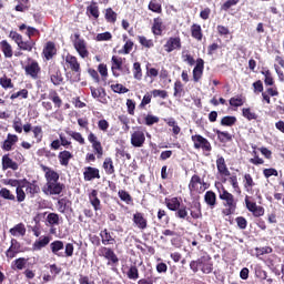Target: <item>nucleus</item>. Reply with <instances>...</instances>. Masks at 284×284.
Here are the masks:
<instances>
[{
	"label": "nucleus",
	"mask_w": 284,
	"mask_h": 284,
	"mask_svg": "<svg viewBox=\"0 0 284 284\" xmlns=\"http://www.w3.org/2000/svg\"><path fill=\"white\" fill-rule=\"evenodd\" d=\"M100 255L103 256V258H106L108 265H116L119 263V256H116V253H114V250L111 247L102 246L100 250Z\"/></svg>",
	"instance_id": "4"
},
{
	"label": "nucleus",
	"mask_w": 284,
	"mask_h": 284,
	"mask_svg": "<svg viewBox=\"0 0 284 284\" xmlns=\"http://www.w3.org/2000/svg\"><path fill=\"white\" fill-rule=\"evenodd\" d=\"M89 201L95 212L101 210V200H99V191L92 190L89 194Z\"/></svg>",
	"instance_id": "20"
},
{
	"label": "nucleus",
	"mask_w": 284,
	"mask_h": 284,
	"mask_svg": "<svg viewBox=\"0 0 284 284\" xmlns=\"http://www.w3.org/2000/svg\"><path fill=\"white\" fill-rule=\"evenodd\" d=\"M244 187H246L247 192L254 187V180L252 179V175L245 174L244 175Z\"/></svg>",
	"instance_id": "56"
},
{
	"label": "nucleus",
	"mask_w": 284,
	"mask_h": 284,
	"mask_svg": "<svg viewBox=\"0 0 284 284\" xmlns=\"http://www.w3.org/2000/svg\"><path fill=\"white\" fill-rule=\"evenodd\" d=\"M45 59H52L54 54H57V49L54 48V43L48 42L43 50Z\"/></svg>",
	"instance_id": "33"
},
{
	"label": "nucleus",
	"mask_w": 284,
	"mask_h": 284,
	"mask_svg": "<svg viewBox=\"0 0 284 284\" xmlns=\"http://www.w3.org/2000/svg\"><path fill=\"white\" fill-rule=\"evenodd\" d=\"M2 170H19V163L14 162L9 154L2 156Z\"/></svg>",
	"instance_id": "16"
},
{
	"label": "nucleus",
	"mask_w": 284,
	"mask_h": 284,
	"mask_svg": "<svg viewBox=\"0 0 284 284\" xmlns=\"http://www.w3.org/2000/svg\"><path fill=\"white\" fill-rule=\"evenodd\" d=\"M145 121V125H154V123H159V116L156 115H152V114H148L144 119Z\"/></svg>",
	"instance_id": "62"
},
{
	"label": "nucleus",
	"mask_w": 284,
	"mask_h": 284,
	"mask_svg": "<svg viewBox=\"0 0 284 284\" xmlns=\"http://www.w3.org/2000/svg\"><path fill=\"white\" fill-rule=\"evenodd\" d=\"M26 192L27 194H30L31 197H34V194H39V192H41V189L39 187V184H37V182L33 181L29 182Z\"/></svg>",
	"instance_id": "34"
},
{
	"label": "nucleus",
	"mask_w": 284,
	"mask_h": 284,
	"mask_svg": "<svg viewBox=\"0 0 284 284\" xmlns=\"http://www.w3.org/2000/svg\"><path fill=\"white\" fill-rule=\"evenodd\" d=\"M216 168L221 176H230L231 173L227 169V164H225V158H223L222 155H217Z\"/></svg>",
	"instance_id": "15"
},
{
	"label": "nucleus",
	"mask_w": 284,
	"mask_h": 284,
	"mask_svg": "<svg viewBox=\"0 0 284 284\" xmlns=\"http://www.w3.org/2000/svg\"><path fill=\"white\" fill-rule=\"evenodd\" d=\"M112 39V33L110 32H103V33H98L95 41H110Z\"/></svg>",
	"instance_id": "63"
},
{
	"label": "nucleus",
	"mask_w": 284,
	"mask_h": 284,
	"mask_svg": "<svg viewBox=\"0 0 284 284\" xmlns=\"http://www.w3.org/2000/svg\"><path fill=\"white\" fill-rule=\"evenodd\" d=\"M191 34H192L193 39L201 41L203 39V32L201 31V26L193 24L191 28Z\"/></svg>",
	"instance_id": "39"
},
{
	"label": "nucleus",
	"mask_w": 284,
	"mask_h": 284,
	"mask_svg": "<svg viewBox=\"0 0 284 284\" xmlns=\"http://www.w3.org/2000/svg\"><path fill=\"white\" fill-rule=\"evenodd\" d=\"M184 94L185 90L183 89V83L181 81H175L173 97L181 99Z\"/></svg>",
	"instance_id": "36"
},
{
	"label": "nucleus",
	"mask_w": 284,
	"mask_h": 284,
	"mask_svg": "<svg viewBox=\"0 0 284 284\" xmlns=\"http://www.w3.org/2000/svg\"><path fill=\"white\" fill-rule=\"evenodd\" d=\"M204 201L211 210H214V207H216V193H214V191H207L204 194Z\"/></svg>",
	"instance_id": "27"
},
{
	"label": "nucleus",
	"mask_w": 284,
	"mask_h": 284,
	"mask_svg": "<svg viewBox=\"0 0 284 284\" xmlns=\"http://www.w3.org/2000/svg\"><path fill=\"white\" fill-rule=\"evenodd\" d=\"M42 170L44 172L47 183H57V181H59V173H57L54 170L48 166H42Z\"/></svg>",
	"instance_id": "18"
},
{
	"label": "nucleus",
	"mask_w": 284,
	"mask_h": 284,
	"mask_svg": "<svg viewBox=\"0 0 284 284\" xmlns=\"http://www.w3.org/2000/svg\"><path fill=\"white\" fill-rule=\"evenodd\" d=\"M200 270L203 274H212L214 270V264L212 263V257L210 255H203L199 258Z\"/></svg>",
	"instance_id": "7"
},
{
	"label": "nucleus",
	"mask_w": 284,
	"mask_h": 284,
	"mask_svg": "<svg viewBox=\"0 0 284 284\" xmlns=\"http://www.w3.org/2000/svg\"><path fill=\"white\" fill-rule=\"evenodd\" d=\"M199 185H205V182L201 180V176L194 174L189 183L190 192H199Z\"/></svg>",
	"instance_id": "24"
},
{
	"label": "nucleus",
	"mask_w": 284,
	"mask_h": 284,
	"mask_svg": "<svg viewBox=\"0 0 284 284\" xmlns=\"http://www.w3.org/2000/svg\"><path fill=\"white\" fill-rule=\"evenodd\" d=\"M65 247V244H63V241L57 240L53 241L50 244V250L54 256H58L59 258H65V253L61 252Z\"/></svg>",
	"instance_id": "8"
},
{
	"label": "nucleus",
	"mask_w": 284,
	"mask_h": 284,
	"mask_svg": "<svg viewBox=\"0 0 284 284\" xmlns=\"http://www.w3.org/2000/svg\"><path fill=\"white\" fill-rule=\"evenodd\" d=\"M0 196L1 199H4L6 201H17V196L10 192L7 187H2L0 190Z\"/></svg>",
	"instance_id": "43"
},
{
	"label": "nucleus",
	"mask_w": 284,
	"mask_h": 284,
	"mask_svg": "<svg viewBox=\"0 0 284 284\" xmlns=\"http://www.w3.org/2000/svg\"><path fill=\"white\" fill-rule=\"evenodd\" d=\"M50 77H51V83L53 85H61L63 83V75L61 74V71L57 68L50 71Z\"/></svg>",
	"instance_id": "26"
},
{
	"label": "nucleus",
	"mask_w": 284,
	"mask_h": 284,
	"mask_svg": "<svg viewBox=\"0 0 284 284\" xmlns=\"http://www.w3.org/2000/svg\"><path fill=\"white\" fill-rule=\"evenodd\" d=\"M169 128H172L173 134H181V126L176 123V120L174 118H170L165 120Z\"/></svg>",
	"instance_id": "37"
},
{
	"label": "nucleus",
	"mask_w": 284,
	"mask_h": 284,
	"mask_svg": "<svg viewBox=\"0 0 284 284\" xmlns=\"http://www.w3.org/2000/svg\"><path fill=\"white\" fill-rule=\"evenodd\" d=\"M21 252V244L16 239L11 240V245L6 252L7 258H14Z\"/></svg>",
	"instance_id": "14"
},
{
	"label": "nucleus",
	"mask_w": 284,
	"mask_h": 284,
	"mask_svg": "<svg viewBox=\"0 0 284 284\" xmlns=\"http://www.w3.org/2000/svg\"><path fill=\"white\" fill-rule=\"evenodd\" d=\"M182 60L184 61V63H187L189 65H194V63H196L192 54H190L189 50L182 51Z\"/></svg>",
	"instance_id": "48"
},
{
	"label": "nucleus",
	"mask_w": 284,
	"mask_h": 284,
	"mask_svg": "<svg viewBox=\"0 0 284 284\" xmlns=\"http://www.w3.org/2000/svg\"><path fill=\"white\" fill-rule=\"evenodd\" d=\"M48 98L54 103L57 108H61V105H63V101L61 100L57 91H51Z\"/></svg>",
	"instance_id": "41"
},
{
	"label": "nucleus",
	"mask_w": 284,
	"mask_h": 284,
	"mask_svg": "<svg viewBox=\"0 0 284 284\" xmlns=\"http://www.w3.org/2000/svg\"><path fill=\"white\" fill-rule=\"evenodd\" d=\"M67 134L74 139V141H78L80 145H85V139H83V135H81V133L69 130L67 131Z\"/></svg>",
	"instance_id": "46"
},
{
	"label": "nucleus",
	"mask_w": 284,
	"mask_h": 284,
	"mask_svg": "<svg viewBox=\"0 0 284 284\" xmlns=\"http://www.w3.org/2000/svg\"><path fill=\"white\" fill-rule=\"evenodd\" d=\"M79 33H74L73 47L75 48L78 54L81 59H88L90 57V51H88V43L85 40L80 38Z\"/></svg>",
	"instance_id": "2"
},
{
	"label": "nucleus",
	"mask_w": 284,
	"mask_h": 284,
	"mask_svg": "<svg viewBox=\"0 0 284 284\" xmlns=\"http://www.w3.org/2000/svg\"><path fill=\"white\" fill-rule=\"evenodd\" d=\"M245 203L248 212H252L253 216H263L265 214L263 206L256 205L255 202L247 200V197L245 199Z\"/></svg>",
	"instance_id": "13"
},
{
	"label": "nucleus",
	"mask_w": 284,
	"mask_h": 284,
	"mask_svg": "<svg viewBox=\"0 0 284 284\" xmlns=\"http://www.w3.org/2000/svg\"><path fill=\"white\" fill-rule=\"evenodd\" d=\"M139 42L141 43V45H143L144 48H154V41L152 40H148V38L140 36L139 37Z\"/></svg>",
	"instance_id": "60"
},
{
	"label": "nucleus",
	"mask_w": 284,
	"mask_h": 284,
	"mask_svg": "<svg viewBox=\"0 0 284 284\" xmlns=\"http://www.w3.org/2000/svg\"><path fill=\"white\" fill-rule=\"evenodd\" d=\"M192 141L194 143L195 150H205V152H212V144L207 139L203 138L202 135H192Z\"/></svg>",
	"instance_id": "5"
},
{
	"label": "nucleus",
	"mask_w": 284,
	"mask_h": 284,
	"mask_svg": "<svg viewBox=\"0 0 284 284\" xmlns=\"http://www.w3.org/2000/svg\"><path fill=\"white\" fill-rule=\"evenodd\" d=\"M111 63H112L111 70H112L113 77H119V73L116 72V70H120V71L123 70V58L113 55L111 59Z\"/></svg>",
	"instance_id": "21"
},
{
	"label": "nucleus",
	"mask_w": 284,
	"mask_h": 284,
	"mask_svg": "<svg viewBox=\"0 0 284 284\" xmlns=\"http://www.w3.org/2000/svg\"><path fill=\"white\" fill-rule=\"evenodd\" d=\"M0 85H2L4 90H8V88H14V84H12V79H9L8 77L0 78Z\"/></svg>",
	"instance_id": "57"
},
{
	"label": "nucleus",
	"mask_w": 284,
	"mask_h": 284,
	"mask_svg": "<svg viewBox=\"0 0 284 284\" xmlns=\"http://www.w3.org/2000/svg\"><path fill=\"white\" fill-rule=\"evenodd\" d=\"M204 68H205V61H203V59L199 58L196 60V64L193 69V81L195 83H199V81H201V78L203 77Z\"/></svg>",
	"instance_id": "9"
},
{
	"label": "nucleus",
	"mask_w": 284,
	"mask_h": 284,
	"mask_svg": "<svg viewBox=\"0 0 284 284\" xmlns=\"http://www.w3.org/2000/svg\"><path fill=\"white\" fill-rule=\"evenodd\" d=\"M58 159L60 161V165L68 168L70 159H72V153L70 151H62L59 153Z\"/></svg>",
	"instance_id": "30"
},
{
	"label": "nucleus",
	"mask_w": 284,
	"mask_h": 284,
	"mask_svg": "<svg viewBox=\"0 0 284 284\" xmlns=\"http://www.w3.org/2000/svg\"><path fill=\"white\" fill-rule=\"evenodd\" d=\"M165 52H174V50H181V38H169L164 44Z\"/></svg>",
	"instance_id": "12"
},
{
	"label": "nucleus",
	"mask_w": 284,
	"mask_h": 284,
	"mask_svg": "<svg viewBox=\"0 0 284 284\" xmlns=\"http://www.w3.org/2000/svg\"><path fill=\"white\" fill-rule=\"evenodd\" d=\"M100 237L102 239V245H114L116 243L114 233H110L106 229L100 232Z\"/></svg>",
	"instance_id": "19"
},
{
	"label": "nucleus",
	"mask_w": 284,
	"mask_h": 284,
	"mask_svg": "<svg viewBox=\"0 0 284 284\" xmlns=\"http://www.w3.org/2000/svg\"><path fill=\"white\" fill-rule=\"evenodd\" d=\"M126 276L130 278V281L139 280V268L136 265L130 266L129 271L126 272Z\"/></svg>",
	"instance_id": "44"
},
{
	"label": "nucleus",
	"mask_w": 284,
	"mask_h": 284,
	"mask_svg": "<svg viewBox=\"0 0 284 284\" xmlns=\"http://www.w3.org/2000/svg\"><path fill=\"white\" fill-rule=\"evenodd\" d=\"M133 70H134L133 71L134 79H136L138 81H141V79L143 78V72L141 71V63L134 62Z\"/></svg>",
	"instance_id": "49"
},
{
	"label": "nucleus",
	"mask_w": 284,
	"mask_h": 284,
	"mask_svg": "<svg viewBox=\"0 0 284 284\" xmlns=\"http://www.w3.org/2000/svg\"><path fill=\"white\" fill-rule=\"evenodd\" d=\"M58 212L61 214H65V210H68V199L63 197L58 201Z\"/></svg>",
	"instance_id": "54"
},
{
	"label": "nucleus",
	"mask_w": 284,
	"mask_h": 284,
	"mask_svg": "<svg viewBox=\"0 0 284 284\" xmlns=\"http://www.w3.org/2000/svg\"><path fill=\"white\" fill-rule=\"evenodd\" d=\"M0 49L2 50L4 57H7L8 59H10L12 57V45H10V43H8V41L2 40L0 42Z\"/></svg>",
	"instance_id": "35"
},
{
	"label": "nucleus",
	"mask_w": 284,
	"mask_h": 284,
	"mask_svg": "<svg viewBox=\"0 0 284 284\" xmlns=\"http://www.w3.org/2000/svg\"><path fill=\"white\" fill-rule=\"evenodd\" d=\"M33 136L37 140V143H41L43 139V129L41 126H34L32 129Z\"/></svg>",
	"instance_id": "52"
},
{
	"label": "nucleus",
	"mask_w": 284,
	"mask_h": 284,
	"mask_svg": "<svg viewBox=\"0 0 284 284\" xmlns=\"http://www.w3.org/2000/svg\"><path fill=\"white\" fill-rule=\"evenodd\" d=\"M88 12H90V16L97 19L99 17V7L95 4H91L88 7Z\"/></svg>",
	"instance_id": "64"
},
{
	"label": "nucleus",
	"mask_w": 284,
	"mask_h": 284,
	"mask_svg": "<svg viewBox=\"0 0 284 284\" xmlns=\"http://www.w3.org/2000/svg\"><path fill=\"white\" fill-rule=\"evenodd\" d=\"M47 221L50 225H59V214L49 213L47 216Z\"/></svg>",
	"instance_id": "58"
},
{
	"label": "nucleus",
	"mask_w": 284,
	"mask_h": 284,
	"mask_svg": "<svg viewBox=\"0 0 284 284\" xmlns=\"http://www.w3.org/2000/svg\"><path fill=\"white\" fill-rule=\"evenodd\" d=\"M116 12L112 10V8H108L105 10L104 19L108 21V23H116Z\"/></svg>",
	"instance_id": "38"
},
{
	"label": "nucleus",
	"mask_w": 284,
	"mask_h": 284,
	"mask_svg": "<svg viewBox=\"0 0 284 284\" xmlns=\"http://www.w3.org/2000/svg\"><path fill=\"white\" fill-rule=\"evenodd\" d=\"M84 181H94V179H101L99 174V169L87 166L83 172Z\"/></svg>",
	"instance_id": "17"
},
{
	"label": "nucleus",
	"mask_w": 284,
	"mask_h": 284,
	"mask_svg": "<svg viewBox=\"0 0 284 284\" xmlns=\"http://www.w3.org/2000/svg\"><path fill=\"white\" fill-rule=\"evenodd\" d=\"M50 241H52L50 235L40 236L39 240L32 244V250L34 252H40V250H43V247H48V245H50Z\"/></svg>",
	"instance_id": "11"
},
{
	"label": "nucleus",
	"mask_w": 284,
	"mask_h": 284,
	"mask_svg": "<svg viewBox=\"0 0 284 284\" xmlns=\"http://www.w3.org/2000/svg\"><path fill=\"white\" fill-rule=\"evenodd\" d=\"M18 48L20 50H24L26 52H32V48H34V40L29 41H21V43L18 44Z\"/></svg>",
	"instance_id": "42"
},
{
	"label": "nucleus",
	"mask_w": 284,
	"mask_h": 284,
	"mask_svg": "<svg viewBox=\"0 0 284 284\" xmlns=\"http://www.w3.org/2000/svg\"><path fill=\"white\" fill-rule=\"evenodd\" d=\"M18 141L19 136L9 133L6 141L2 144V150H4V152H10V150H12V145L18 143Z\"/></svg>",
	"instance_id": "22"
},
{
	"label": "nucleus",
	"mask_w": 284,
	"mask_h": 284,
	"mask_svg": "<svg viewBox=\"0 0 284 284\" xmlns=\"http://www.w3.org/2000/svg\"><path fill=\"white\" fill-rule=\"evenodd\" d=\"M219 197L221 201H223L224 210L222 213L224 216H230L236 212V199L232 195V193H229L225 187L222 186V189H219Z\"/></svg>",
	"instance_id": "1"
},
{
	"label": "nucleus",
	"mask_w": 284,
	"mask_h": 284,
	"mask_svg": "<svg viewBox=\"0 0 284 284\" xmlns=\"http://www.w3.org/2000/svg\"><path fill=\"white\" fill-rule=\"evenodd\" d=\"M63 187H65V185L61 184L59 181L49 182L43 186L42 191L44 194L52 196L61 194L63 192Z\"/></svg>",
	"instance_id": "3"
},
{
	"label": "nucleus",
	"mask_w": 284,
	"mask_h": 284,
	"mask_svg": "<svg viewBox=\"0 0 284 284\" xmlns=\"http://www.w3.org/2000/svg\"><path fill=\"white\" fill-rule=\"evenodd\" d=\"M234 123H236V116H224L222 120H221V125H227V126H232L234 125Z\"/></svg>",
	"instance_id": "59"
},
{
	"label": "nucleus",
	"mask_w": 284,
	"mask_h": 284,
	"mask_svg": "<svg viewBox=\"0 0 284 284\" xmlns=\"http://www.w3.org/2000/svg\"><path fill=\"white\" fill-rule=\"evenodd\" d=\"M9 37L10 39H12V41L17 43V45H19L23 41V37L19 34L17 31H11L9 33Z\"/></svg>",
	"instance_id": "61"
},
{
	"label": "nucleus",
	"mask_w": 284,
	"mask_h": 284,
	"mask_svg": "<svg viewBox=\"0 0 284 284\" xmlns=\"http://www.w3.org/2000/svg\"><path fill=\"white\" fill-rule=\"evenodd\" d=\"M65 61H67V63H69V65L73 72H80L81 64L79 63V60H77V57L69 54V55H67Z\"/></svg>",
	"instance_id": "29"
},
{
	"label": "nucleus",
	"mask_w": 284,
	"mask_h": 284,
	"mask_svg": "<svg viewBox=\"0 0 284 284\" xmlns=\"http://www.w3.org/2000/svg\"><path fill=\"white\" fill-rule=\"evenodd\" d=\"M163 22L161 21L160 18H155L153 20V27H152V32L153 34H155L156 37H161V34H163Z\"/></svg>",
	"instance_id": "32"
},
{
	"label": "nucleus",
	"mask_w": 284,
	"mask_h": 284,
	"mask_svg": "<svg viewBox=\"0 0 284 284\" xmlns=\"http://www.w3.org/2000/svg\"><path fill=\"white\" fill-rule=\"evenodd\" d=\"M164 203L168 207V210H171V212H176L179 210V206L181 205V201H179V197H172V199H165Z\"/></svg>",
	"instance_id": "28"
},
{
	"label": "nucleus",
	"mask_w": 284,
	"mask_h": 284,
	"mask_svg": "<svg viewBox=\"0 0 284 284\" xmlns=\"http://www.w3.org/2000/svg\"><path fill=\"white\" fill-rule=\"evenodd\" d=\"M242 114L247 121H256L258 119V115L256 113L252 112L250 109H243Z\"/></svg>",
	"instance_id": "50"
},
{
	"label": "nucleus",
	"mask_w": 284,
	"mask_h": 284,
	"mask_svg": "<svg viewBox=\"0 0 284 284\" xmlns=\"http://www.w3.org/2000/svg\"><path fill=\"white\" fill-rule=\"evenodd\" d=\"M145 144V132L141 129H136L132 134H131V145L133 148H143Z\"/></svg>",
	"instance_id": "6"
},
{
	"label": "nucleus",
	"mask_w": 284,
	"mask_h": 284,
	"mask_svg": "<svg viewBox=\"0 0 284 284\" xmlns=\"http://www.w3.org/2000/svg\"><path fill=\"white\" fill-rule=\"evenodd\" d=\"M24 71L26 74H28L32 79H38L39 72H41V68L39 67V63L37 61H32L26 65Z\"/></svg>",
	"instance_id": "10"
},
{
	"label": "nucleus",
	"mask_w": 284,
	"mask_h": 284,
	"mask_svg": "<svg viewBox=\"0 0 284 284\" xmlns=\"http://www.w3.org/2000/svg\"><path fill=\"white\" fill-rule=\"evenodd\" d=\"M175 217L182 219L183 221H187L189 223L192 222V217L187 213V206L180 205L179 209L175 211Z\"/></svg>",
	"instance_id": "25"
},
{
	"label": "nucleus",
	"mask_w": 284,
	"mask_h": 284,
	"mask_svg": "<svg viewBox=\"0 0 284 284\" xmlns=\"http://www.w3.org/2000/svg\"><path fill=\"white\" fill-rule=\"evenodd\" d=\"M118 196L128 205H130V203L132 202V195H130V193H128V191L125 190H120L118 192Z\"/></svg>",
	"instance_id": "47"
},
{
	"label": "nucleus",
	"mask_w": 284,
	"mask_h": 284,
	"mask_svg": "<svg viewBox=\"0 0 284 284\" xmlns=\"http://www.w3.org/2000/svg\"><path fill=\"white\" fill-rule=\"evenodd\" d=\"M9 232L12 236H26V225L23 223H19L10 229Z\"/></svg>",
	"instance_id": "31"
},
{
	"label": "nucleus",
	"mask_w": 284,
	"mask_h": 284,
	"mask_svg": "<svg viewBox=\"0 0 284 284\" xmlns=\"http://www.w3.org/2000/svg\"><path fill=\"white\" fill-rule=\"evenodd\" d=\"M149 10H151V12H156V14H161L162 12L161 3H159V1L156 0H152L149 3Z\"/></svg>",
	"instance_id": "51"
},
{
	"label": "nucleus",
	"mask_w": 284,
	"mask_h": 284,
	"mask_svg": "<svg viewBox=\"0 0 284 284\" xmlns=\"http://www.w3.org/2000/svg\"><path fill=\"white\" fill-rule=\"evenodd\" d=\"M103 169L108 174H114V162H112V158H105Z\"/></svg>",
	"instance_id": "40"
},
{
	"label": "nucleus",
	"mask_w": 284,
	"mask_h": 284,
	"mask_svg": "<svg viewBox=\"0 0 284 284\" xmlns=\"http://www.w3.org/2000/svg\"><path fill=\"white\" fill-rule=\"evenodd\" d=\"M111 90H113V92H115L116 94H125L130 92V90L123 87V84H112Z\"/></svg>",
	"instance_id": "53"
},
{
	"label": "nucleus",
	"mask_w": 284,
	"mask_h": 284,
	"mask_svg": "<svg viewBox=\"0 0 284 284\" xmlns=\"http://www.w3.org/2000/svg\"><path fill=\"white\" fill-rule=\"evenodd\" d=\"M133 223L136 224L139 230H145L148 227V220L143 216V213L133 214Z\"/></svg>",
	"instance_id": "23"
},
{
	"label": "nucleus",
	"mask_w": 284,
	"mask_h": 284,
	"mask_svg": "<svg viewBox=\"0 0 284 284\" xmlns=\"http://www.w3.org/2000/svg\"><path fill=\"white\" fill-rule=\"evenodd\" d=\"M216 134H217V139H219V141H221V143H227V142L232 141V134H230L229 132L217 130Z\"/></svg>",
	"instance_id": "45"
},
{
	"label": "nucleus",
	"mask_w": 284,
	"mask_h": 284,
	"mask_svg": "<svg viewBox=\"0 0 284 284\" xmlns=\"http://www.w3.org/2000/svg\"><path fill=\"white\" fill-rule=\"evenodd\" d=\"M10 99L14 101V99H28V89H22L13 94H11Z\"/></svg>",
	"instance_id": "55"
}]
</instances>
